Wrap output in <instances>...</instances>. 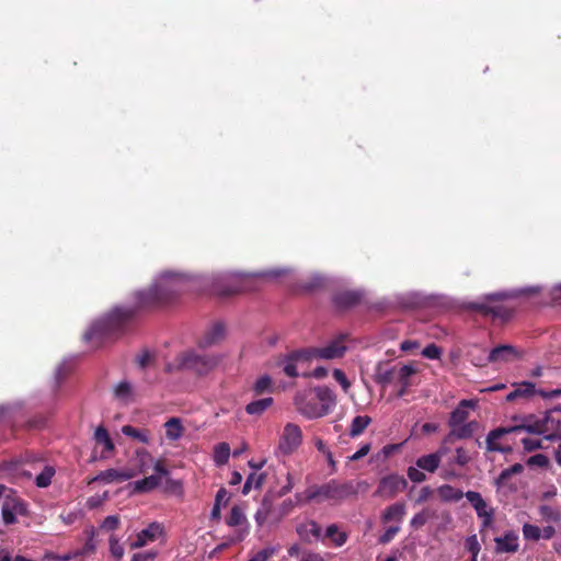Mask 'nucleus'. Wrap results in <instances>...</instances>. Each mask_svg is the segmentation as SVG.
Masks as SVG:
<instances>
[{
  "label": "nucleus",
  "mask_w": 561,
  "mask_h": 561,
  "mask_svg": "<svg viewBox=\"0 0 561 561\" xmlns=\"http://www.w3.org/2000/svg\"><path fill=\"white\" fill-rule=\"evenodd\" d=\"M186 275L170 271L162 272L147 289L135 294V306L116 307L104 318L95 321L85 332L87 341L103 342L122 334L134 320L137 312L172 304L188 287Z\"/></svg>",
  "instance_id": "obj_1"
},
{
  "label": "nucleus",
  "mask_w": 561,
  "mask_h": 561,
  "mask_svg": "<svg viewBox=\"0 0 561 561\" xmlns=\"http://www.w3.org/2000/svg\"><path fill=\"white\" fill-rule=\"evenodd\" d=\"M477 402L474 400L463 399L457 408L450 413L448 419L449 433L446 435V442H455L456 439H468L472 437L477 431L479 423L477 421L466 422L469 417V409H474Z\"/></svg>",
  "instance_id": "obj_2"
},
{
  "label": "nucleus",
  "mask_w": 561,
  "mask_h": 561,
  "mask_svg": "<svg viewBox=\"0 0 561 561\" xmlns=\"http://www.w3.org/2000/svg\"><path fill=\"white\" fill-rule=\"evenodd\" d=\"M219 363V358L215 355L198 354L194 351L183 353L179 357L180 367L191 370L197 375H207Z\"/></svg>",
  "instance_id": "obj_3"
},
{
  "label": "nucleus",
  "mask_w": 561,
  "mask_h": 561,
  "mask_svg": "<svg viewBox=\"0 0 561 561\" xmlns=\"http://www.w3.org/2000/svg\"><path fill=\"white\" fill-rule=\"evenodd\" d=\"M295 405L298 412L308 419L322 417L330 412V407L314 399L311 392L297 393Z\"/></svg>",
  "instance_id": "obj_4"
},
{
  "label": "nucleus",
  "mask_w": 561,
  "mask_h": 561,
  "mask_svg": "<svg viewBox=\"0 0 561 561\" xmlns=\"http://www.w3.org/2000/svg\"><path fill=\"white\" fill-rule=\"evenodd\" d=\"M407 486L408 481L403 476L391 473L379 480L374 495L390 500L403 492Z\"/></svg>",
  "instance_id": "obj_5"
},
{
  "label": "nucleus",
  "mask_w": 561,
  "mask_h": 561,
  "mask_svg": "<svg viewBox=\"0 0 561 561\" xmlns=\"http://www.w3.org/2000/svg\"><path fill=\"white\" fill-rule=\"evenodd\" d=\"M358 492L356 484L352 481L340 483L336 480H330L321 485L322 499L343 501L355 496Z\"/></svg>",
  "instance_id": "obj_6"
},
{
  "label": "nucleus",
  "mask_w": 561,
  "mask_h": 561,
  "mask_svg": "<svg viewBox=\"0 0 561 561\" xmlns=\"http://www.w3.org/2000/svg\"><path fill=\"white\" fill-rule=\"evenodd\" d=\"M468 308L472 311L480 313L491 320H501L502 322L507 321L512 316V310L504 305L492 304L491 301L484 302H470Z\"/></svg>",
  "instance_id": "obj_7"
},
{
  "label": "nucleus",
  "mask_w": 561,
  "mask_h": 561,
  "mask_svg": "<svg viewBox=\"0 0 561 561\" xmlns=\"http://www.w3.org/2000/svg\"><path fill=\"white\" fill-rule=\"evenodd\" d=\"M302 443L301 428L294 423H287L284 426L279 439L278 448L284 455L293 454Z\"/></svg>",
  "instance_id": "obj_8"
},
{
  "label": "nucleus",
  "mask_w": 561,
  "mask_h": 561,
  "mask_svg": "<svg viewBox=\"0 0 561 561\" xmlns=\"http://www.w3.org/2000/svg\"><path fill=\"white\" fill-rule=\"evenodd\" d=\"M524 471V466L522 463H514L513 466L502 470L496 479H494L493 484L496 488L497 492L514 493L517 491L518 485L513 480V477L516 474H520Z\"/></svg>",
  "instance_id": "obj_9"
},
{
  "label": "nucleus",
  "mask_w": 561,
  "mask_h": 561,
  "mask_svg": "<svg viewBox=\"0 0 561 561\" xmlns=\"http://www.w3.org/2000/svg\"><path fill=\"white\" fill-rule=\"evenodd\" d=\"M346 352L342 339L331 341L323 347H308L304 354H309L310 359H334L341 358Z\"/></svg>",
  "instance_id": "obj_10"
},
{
  "label": "nucleus",
  "mask_w": 561,
  "mask_h": 561,
  "mask_svg": "<svg viewBox=\"0 0 561 561\" xmlns=\"http://www.w3.org/2000/svg\"><path fill=\"white\" fill-rule=\"evenodd\" d=\"M471 461V456L465 447H457L455 450V455L448 457L444 465V469L442 472V478L449 480L458 477V473L455 471V466L466 467Z\"/></svg>",
  "instance_id": "obj_11"
},
{
  "label": "nucleus",
  "mask_w": 561,
  "mask_h": 561,
  "mask_svg": "<svg viewBox=\"0 0 561 561\" xmlns=\"http://www.w3.org/2000/svg\"><path fill=\"white\" fill-rule=\"evenodd\" d=\"M468 502L473 506L478 517L482 518V527H489L493 520V508H488V504L479 492L467 491L465 493Z\"/></svg>",
  "instance_id": "obj_12"
},
{
  "label": "nucleus",
  "mask_w": 561,
  "mask_h": 561,
  "mask_svg": "<svg viewBox=\"0 0 561 561\" xmlns=\"http://www.w3.org/2000/svg\"><path fill=\"white\" fill-rule=\"evenodd\" d=\"M305 352L306 348L293 351L279 359L278 365L283 367V371L286 376L291 378L297 377V364L311 360L309 354H302Z\"/></svg>",
  "instance_id": "obj_13"
},
{
  "label": "nucleus",
  "mask_w": 561,
  "mask_h": 561,
  "mask_svg": "<svg viewBox=\"0 0 561 561\" xmlns=\"http://www.w3.org/2000/svg\"><path fill=\"white\" fill-rule=\"evenodd\" d=\"M252 278L234 275L228 278L227 284L217 288L220 296L228 297L251 289Z\"/></svg>",
  "instance_id": "obj_14"
},
{
  "label": "nucleus",
  "mask_w": 561,
  "mask_h": 561,
  "mask_svg": "<svg viewBox=\"0 0 561 561\" xmlns=\"http://www.w3.org/2000/svg\"><path fill=\"white\" fill-rule=\"evenodd\" d=\"M517 427H497L489 432L485 443L486 449L489 451H499L503 454H507L512 451V447L503 446L497 443L500 438H502L506 434L516 433Z\"/></svg>",
  "instance_id": "obj_15"
},
{
  "label": "nucleus",
  "mask_w": 561,
  "mask_h": 561,
  "mask_svg": "<svg viewBox=\"0 0 561 561\" xmlns=\"http://www.w3.org/2000/svg\"><path fill=\"white\" fill-rule=\"evenodd\" d=\"M94 440L98 445H102L103 449L100 455V459H107L110 455L114 451L115 445L113 439L111 438L107 430L104 426L96 427L94 432ZM99 457L93 454L90 458V462H95Z\"/></svg>",
  "instance_id": "obj_16"
},
{
  "label": "nucleus",
  "mask_w": 561,
  "mask_h": 561,
  "mask_svg": "<svg viewBox=\"0 0 561 561\" xmlns=\"http://www.w3.org/2000/svg\"><path fill=\"white\" fill-rule=\"evenodd\" d=\"M545 423L547 425L546 439H561V405L545 413Z\"/></svg>",
  "instance_id": "obj_17"
},
{
  "label": "nucleus",
  "mask_w": 561,
  "mask_h": 561,
  "mask_svg": "<svg viewBox=\"0 0 561 561\" xmlns=\"http://www.w3.org/2000/svg\"><path fill=\"white\" fill-rule=\"evenodd\" d=\"M363 295L358 290H341L333 295L332 301L339 309H350L362 301Z\"/></svg>",
  "instance_id": "obj_18"
},
{
  "label": "nucleus",
  "mask_w": 561,
  "mask_h": 561,
  "mask_svg": "<svg viewBox=\"0 0 561 561\" xmlns=\"http://www.w3.org/2000/svg\"><path fill=\"white\" fill-rule=\"evenodd\" d=\"M134 476H135V473L133 470H117V469L111 468V469H107V470H104V471H101L100 473H98L90 481V483L96 482V481H101L106 484L114 483V482H124V481L131 479Z\"/></svg>",
  "instance_id": "obj_19"
},
{
  "label": "nucleus",
  "mask_w": 561,
  "mask_h": 561,
  "mask_svg": "<svg viewBox=\"0 0 561 561\" xmlns=\"http://www.w3.org/2000/svg\"><path fill=\"white\" fill-rule=\"evenodd\" d=\"M162 534V527L158 523H151L147 528L137 535V539L130 543L131 549L146 546L148 542L154 541Z\"/></svg>",
  "instance_id": "obj_20"
},
{
  "label": "nucleus",
  "mask_w": 561,
  "mask_h": 561,
  "mask_svg": "<svg viewBox=\"0 0 561 561\" xmlns=\"http://www.w3.org/2000/svg\"><path fill=\"white\" fill-rule=\"evenodd\" d=\"M513 427H517L516 432L525 431L531 434H540L547 436V425L545 423V415L541 419L536 417L535 415H528L524 417L523 423L519 425H514Z\"/></svg>",
  "instance_id": "obj_21"
},
{
  "label": "nucleus",
  "mask_w": 561,
  "mask_h": 561,
  "mask_svg": "<svg viewBox=\"0 0 561 561\" xmlns=\"http://www.w3.org/2000/svg\"><path fill=\"white\" fill-rule=\"evenodd\" d=\"M495 541V550L497 553L508 552L515 553L518 551V536L514 531H507L502 537H496Z\"/></svg>",
  "instance_id": "obj_22"
},
{
  "label": "nucleus",
  "mask_w": 561,
  "mask_h": 561,
  "mask_svg": "<svg viewBox=\"0 0 561 561\" xmlns=\"http://www.w3.org/2000/svg\"><path fill=\"white\" fill-rule=\"evenodd\" d=\"M416 373V369L411 365H403L397 371V380L399 389L396 393L398 398H402L408 393L409 388L412 386L411 377Z\"/></svg>",
  "instance_id": "obj_23"
},
{
  "label": "nucleus",
  "mask_w": 561,
  "mask_h": 561,
  "mask_svg": "<svg viewBox=\"0 0 561 561\" xmlns=\"http://www.w3.org/2000/svg\"><path fill=\"white\" fill-rule=\"evenodd\" d=\"M225 327L222 323H215L198 341V346L202 348L209 347L217 344L224 339Z\"/></svg>",
  "instance_id": "obj_24"
},
{
  "label": "nucleus",
  "mask_w": 561,
  "mask_h": 561,
  "mask_svg": "<svg viewBox=\"0 0 561 561\" xmlns=\"http://www.w3.org/2000/svg\"><path fill=\"white\" fill-rule=\"evenodd\" d=\"M407 514V506L403 502H397L389 505L381 513V523L387 524L390 522L401 523Z\"/></svg>",
  "instance_id": "obj_25"
},
{
  "label": "nucleus",
  "mask_w": 561,
  "mask_h": 561,
  "mask_svg": "<svg viewBox=\"0 0 561 561\" xmlns=\"http://www.w3.org/2000/svg\"><path fill=\"white\" fill-rule=\"evenodd\" d=\"M518 356V353L515 347L512 345H499L491 350L489 354V360L491 363L497 362H508Z\"/></svg>",
  "instance_id": "obj_26"
},
{
  "label": "nucleus",
  "mask_w": 561,
  "mask_h": 561,
  "mask_svg": "<svg viewBox=\"0 0 561 561\" xmlns=\"http://www.w3.org/2000/svg\"><path fill=\"white\" fill-rule=\"evenodd\" d=\"M535 393V383L530 381H523L515 385V389L506 396V401L512 402L516 398H530Z\"/></svg>",
  "instance_id": "obj_27"
},
{
  "label": "nucleus",
  "mask_w": 561,
  "mask_h": 561,
  "mask_svg": "<svg viewBox=\"0 0 561 561\" xmlns=\"http://www.w3.org/2000/svg\"><path fill=\"white\" fill-rule=\"evenodd\" d=\"M165 437L168 440L175 442L180 439L184 434V426L182 424L181 419L179 417H171L169 419L165 424Z\"/></svg>",
  "instance_id": "obj_28"
},
{
  "label": "nucleus",
  "mask_w": 561,
  "mask_h": 561,
  "mask_svg": "<svg viewBox=\"0 0 561 561\" xmlns=\"http://www.w3.org/2000/svg\"><path fill=\"white\" fill-rule=\"evenodd\" d=\"M297 533L305 541H311L312 538L318 539L321 535V527L318 523L311 520L309 523L299 525Z\"/></svg>",
  "instance_id": "obj_29"
},
{
  "label": "nucleus",
  "mask_w": 561,
  "mask_h": 561,
  "mask_svg": "<svg viewBox=\"0 0 561 561\" xmlns=\"http://www.w3.org/2000/svg\"><path fill=\"white\" fill-rule=\"evenodd\" d=\"M396 369L389 368L387 365L379 363L376 367L374 379L381 386H387L394 379Z\"/></svg>",
  "instance_id": "obj_30"
},
{
  "label": "nucleus",
  "mask_w": 561,
  "mask_h": 561,
  "mask_svg": "<svg viewBox=\"0 0 561 561\" xmlns=\"http://www.w3.org/2000/svg\"><path fill=\"white\" fill-rule=\"evenodd\" d=\"M274 400L272 397L254 400L245 405V412L250 415H262L268 408L272 407Z\"/></svg>",
  "instance_id": "obj_31"
},
{
  "label": "nucleus",
  "mask_w": 561,
  "mask_h": 561,
  "mask_svg": "<svg viewBox=\"0 0 561 561\" xmlns=\"http://www.w3.org/2000/svg\"><path fill=\"white\" fill-rule=\"evenodd\" d=\"M161 484L159 476H149L145 477L141 480H138L134 483V492L136 493H147L157 489Z\"/></svg>",
  "instance_id": "obj_32"
},
{
  "label": "nucleus",
  "mask_w": 561,
  "mask_h": 561,
  "mask_svg": "<svg viewBox=\"0 0 561 561\" xmlns=\"http://www.w3.org/2000/svg\"><path fill=\"white\" fill-rule=\"evenodd\" d=\"M440 461L442 460L438 458V456L435 453H432L419 457L416 459V466L424 471L433 473L438 469Z\"/></svg>",
  "instance_id": "obj_33"
},
{
  "label": "nucleus",
  "mask_w": 561,
  "mask_h": 561,
  "mask_svg": "<svg viewBox=\"0 0 561 561\" xmlns=\"http://www.w3.org/2000/svg\"><path fill=\"white\" fill-rule=\"evenodd\" d=\"M14 512H22V504L21 503H14L12 504L9 501H5L2 504L1 513H2V519L5 525H11L16 522L15 513Z\"/></svg>",
  "instance_id": "obj_34"
},
{
  "label": "nucleus",
  "mask_w": 561,
  "mask_h": 561,
  "mask_svg": "<svg viewBox=\"0 0 561 561\" xmlns=\"http://www.w3.org/2000/svg\"><path fill=\"white\" fill-rule=\"evenodd\" d=\"M371 423V417L368 415H357L353 419L350 427V436L357 437L362 435L368 425Z\"/></svg>",
  "instance_id": "obj_35"
},
{
  "label": "nucleus",
  "mask_w": 561,
  "mask_h": 561,
  "mask_svg": "<svg viewBox=\"0 0 561 561\" xmlns=\"http://www.w3.org/2000/svg\"><path fill=\"white\" fill-rule=\"evenodd\" d=\"M438 494L442 500L447 502H458L465 496V493L461 490L449 484L439 486Z\"/></svg>",
  "instance_id": "obj_36"
},
{
  "label": "nucleus",
  "mask_w": 561,
  "mask_h": 561,
  "mask_svg": "<svg viewBox=\"0 0 561 561\" xmlns=\"http://www.w3.org/2000/svg\"><path fill=\"white\" fill-rule=\"evenodd\" d=\"M56 470L53 466H45L39 474L35 478V484L37 488H47L51 483V479L55 476Z\"/></svg>",
  "instance_id": "obj_37"
},
{
  "label": "nucleus",
  "mask_w": 561,
  "mask_h": 561,
  "mask_svg": "<svg viewBox=\"0 0 561 561\" xmlns=\"http://www.w3.org/2000/svg\"><path fill=\"white\" fill-rule=\"evenodd\" d=\"M264 473H250L243 484L242 493L245 495L251 491L252 488L260 489L264 482Z\"/></svg>",
  "instance_id": "obj_38"
},
{
  "label": "nucleus",
  "mask_w": 561,
  "mask_h": 561,
  "mask_svg": "<svg viewBox=\"0 0 561 561\" xmlns=\"http://www.w3.org/2000/svg\"><path fill=\"white\" fill-rule=\"evenodd\" d=\"M325 536L332 539L336 547H341L347 541V534L339 531V528L335 524L329 525L327 527Z\"/></svg>",
  "instance_id": "obj_39"
},
{
  "label": "nucleus",
  "mask_w": 561,
  "mask_h": 561,
  "mask_svg": "<svg viewBox=\"0 0 561 561\" xmlns=\"http://www.w3.org/2000/svg\"><path fill=\"white\" fill-rule=\"evenodd\" d=\"M122 433L128 437L139 440L140 443L148 444L149 436L147 431L138 430L131 425H124Z\"/></svg>",
  "instance_id": "obj_40"
},
{
  "label": "nucleus",
  "mask_w": 561,
  "mask_h": 561,
  "mask_svg": "<svg viewBox=\"0 0 561 561\" xmlns=\"http://www.w3.org/2000/svg\"><path fill=\"white\" fill-rule=\"evenodd\" d=\"M253 391L256 396H261L265 392L273 391V381L272 378L267 375L261 376L253 386Z\"/></svg>",
  "instance_id": "obj_41"
},
{
  "label": "nucleus",
  "mask_w": 561,
  "mask_h": 561,
  "mask_svg": "<svg viewBox=\"0 0 561 561\" xmlns=\"http://www.w3.org/2000/svg\"><path fill=\"white\" fill-rule=\"evenodd\" d=\"M230 456V447L227 443H220L215 447L214 460L217 465H225Z\"/></svg>",
  "instance_id": "obj_42"
},
{
  "label": "nucleus",
  "mask_w": 561,
  "mask_h": 561,
  "mask_svg": "<svg viewBox=\"0 0 561 561\" xmlns=\"http://www.w3.org/2000/svg\"><path fill=\"white\" fill-rule=\"evenodd\" d=\"M314 399L319 400L321 403H327L330 408L334 404V397L328 387H317L314 388Z\"/></svg>",
  "instance_id": "obj_43"
},
{
  "label": "nucleus",
  "mask_w": 561,
  "mask_h": 561,
  "mask_svg": "<svg viewBox=\"0 0 561 561\" xmlns=\"http://www.w3.org/2000/svg\"><path fill=\"white\" fill-rule=\"evenodd\" d=\"M245 520V516L239 506H233L229 516L227 517V524L231 527L241 525Z\"/></svg>",
  "instance_id": "obj_44"
},
{
  "label": "nucleus",
  "mask_w": 561,
  "mask_h": 561,
  "mask_svg": "<svg viewBox=\"0 0 561 561\" xmlns=\"http://www.w3.org/2000/svg\"><path fill=\"white\" fill-rule=\"evenodd\" d=\"M271 508H272V503L268 500L264 499L262 501L261 508L257 510V512L255 513V516H254L257 525L261 526L266 522V519L270 515Z\"/></svg>",
  "instance_id": "obj_45"
},
{
  "label": "nucleus",
  "mask_w": 561,
  "mask_h": 561,
  "mask_svg": "<svg viewBox=\"0 0 561 561\" xmlns=\"http://www.w3.org/2000/svg\"><path fill=\"white\" fill-rule=\"evenodd\" d=\"M523 535L526 540L538 541L541 538V529L531 524L523 525Z\"/></svg>",
  "instance_id": "obj_46"
},
{
  "label": "nucleus",
  "mask_w": 561,
  "mask_h": 561,
  "mask_svg": "<svg viewBox=\"0 0 561 561\" xmlns=\"http://www.w3.org/2000/svg\"><path fill=\"white\" fill-rule=\"evenodd\" d=\"M539 514L545 520L559 522L561 518L560 513L549 505H541Z\"/></svg>",
  "instance_id": "obj_47"
},
{
  "label": "nucleus",
  "mask_w": 561,
  "mask_h": 561,
  "mask_svg": "<svg viewBox=\"0 0 561 561\" xmlns=\"http://www.w3.org/2000/svg\"><path fill=\"white\" fill-rule=\"evenodd\" d=\"M115 397L119 400H126L131 394V386L127 381H121L114 390Z\"/></svg>",
  "instance_id": "obj_48"
},
{
  "label": "nucleus",
  "mask_w": 561,
  "mask_h": 561,
  "mask_svg": "<svg viewBox=\"0 0 561 561\" xmlns=\"http://www.w3.org/2000/svg\"><path fill=\"white\" fill-rule=\"evenodd\" d=\"M277 552L275 547H267L255 552L248 561H267Z\"/></svg>",
  "instance_id": "obj_49"
},
{
  "label": "nucleus",
  "mask_w": 561,
  "mask_h": 561,
  "mask_svg": "<svg viewBox=\"0 0 561 561\" xmlns=\"http://www.w3.org/2000/svg\"><path fill=\"white\" fill-rule=\"evenodd\" d=\"M110 551L111 554L117 560H119L124 556V548L119 543L118 538L114 535L110 537Z\"/></svg>",
  "instance_id": "obj_50"
},
{
  "label": "nucleus",
  "mask_w": 561,
  "mask_h": 561,
  "mask_svg": "<svg viewBox=\"0 0 561 561\" xmlns=\"http://www.w3.org/2000/svg\"><path fill=\"white\" fill-rule=\"evenodd\" d=\"M399 531H400L399 525L388 527L386 529V531L379 537V539H378L379 543L386 545V543L390 542Z\"/></svg>",
  "instance_id": "obj_51"
},
{
  "label": "nucleus",
  "mask_w": 561,
  "mask_h": 561,
  "mask_svg": "<svg viewBox=\"0 0 561 561\" xmlns=\"http://www.w3.org/2000/svg\"><path fill=\"white\" fill-rule=\"evenodd\" d=\"M442 350L436 344L432 343L425 346L422 351V355L428 359H438L440 357Z\"/></svg>",
  "instance_id": "obj_52"
},
{
  "label": "nucleus",
  "mask_w": 561,
  "mask_h": 561,
  "mask_svg": "<svg viewBox=\"0 0 561 561\" xmlns=\"http://www.w3.org/2000/svg\"><path fill=\"white\" fill-rule=\"evenodd\" d=\"M333 377L341 385L344 392H347L350 390L351 382L343 370L335 368L333 370Z\"/></svg>",
  "instance_id": "obj_53"
},
{
  "label": "nucleus",
  "mask_w": 561,
  "mask_h": 561,
  "mask_svg": "<svg viewBox=\"0 0 561 561\" xmlns=\"http://www.w3.org/2000/svg\"><path fill=\"white\" fill-rule=\"evenodd\" d=\"M527 463L529 466H536L540 468H545L549 465V459L543 454H536L528 458Z\"/></svg>",
  "instance_id": "obj_54"
},
{
  "label": "nucleus",
  "mask_w": 561,
  "mask_h": 561,
  "mask_svg": "<svg viewBox=\"0 0 561 561\" xmlns=\"http://www.w3.org/2000/svg\"><path fill=\"white\" fill-rule=\"evenodd\" d=\"M465 547L471 554H479L481 550V546L476 535L469 536L466 539Z\"/></svg>",
  "instance_id": "obj_55"
},
{
  "label": "nucleus",
  "mask_w": 561,
  "mask_h": 561,
  "mask_svg": "<svg viewBox=\"0 0 561 561\" xmlns=\"http://www.w3.org/2000/svg\"><path fill=\"white\" fill-rule=\"evenodd\" d=\"M408 477L411 481H413L415 483H421V482L425 481V479H426L425 473L419 467L417 468L410 467L408 469Z\"/></svg>",
  "instance_id": "obj_56"
},
{
  "label": "nucleus",
  "mask_w": 561,
  "mask_h": 561,
  "mask_svg": "<svg viewBox=\"0 0 561 561\" xmlns=\"http://www.w3.org/2000/svg\"><path fill=\"white\" fill-rule=\"evenodd\" d=\"M119 526V518L116 515H110L102 522L101 528L104 530H114Z\"/></svg>",
  "instance_id": "obj_57"
},
{
  "label": "nucleus",
  "mask_w": 561,
  "mask_h": 561,
  "mask_svg": "<svg viewBox=\"0 0 561 561\" xmlns=\"http://www.w3.org/2000/svg\"><path fill=\"white\" fill-rule=\"evenodd\" d=\"M46 417L43 415H37L30 419L26 423L28 428L39 430L43 428L46 424Z\"/></svg>",
  "instance_id": "obj_58"
},
{
  "label": "nucleus",
  "mask_w": 561,
  "mask_h": 561,
  "mask_svg": "<svg viewBox=\"0 0 561 561\" xmlns=\"http://www.w3.org/2000/svg\"><path fill=\"white\" fill-rule=\"evenodd\" d=\"M522 443L526 451H534L541 448V442L539 439L523 438Z\"/></svg>",
  "instance_id": "obj_59"
},
{
  "label": "nucleus",
  "mask_w": 561,
  "mask_h": 561,
  "mask_svg": "<svg viewBox=\"0 0 561 561\" xmlns=\"http://www.w3.org/2000/svg\"><path fill=\"white\" fill-rule=\"evenodd\" d=\"M137 457L139 458L140 462V472H145L147 470L146 462L147 460L151 461L152 457L146 449L137 450Z\"/></svg>",
  "instance_id": "obj_60"
},
{
  "label": "nucleus",
  "mask_w": 561,
  "mask_h": 561,
  "mask_svg": "<svg viewBox=\"0 0 561 561\" xmlns=\"http://www.w3.org/2000/svg\"><path fill=\"white\" fill-rule=\"evenodd\" d=\"M454 444V442H446V436L443 438L440 446L435 451V454L438 456V458L442 460L444 457H446L450 453V448L448 445Z\"/></svg>",
  "instance_id": "obj_61"
},
{
  "label": "nucleus",
  "mask_w": 561,
  "mask_h": 561,
  "mask_svg": "<svg viewBox=\"0 0 561 561\" xmlns=\"http://www.w3.org/2000/svg\"><path fill=\"white\" fill-rule=\"evenodd\" d=\"M153 469H154V471L157 473L156 476H159L160 479L162 477H168L169 476V470L167 469L163 459H158L157 461H154Z\"/></svg>",
  "instance_id": "obj_62"
},
{
  "label": "nucleus",
  "mask_w": 561,
  "mask_h": 561,
  "mask_svg": "<svg viewBox=\"0 0 561 561\" xmlns=\"http://www.w3.org/2000/svg\"><path fill=\"white\" fill-rule=\"evenodd\" d=\"M323 285H324V278L321 276H316L310 282L306 283L304 285V288L306 290H313V289L322 287Z\"/></svg>",
  "instance_id": "obj_63"
},
{
  "label": "nucleus",
  "mask_w": 561,
  "mask_h": 561,
  "mask_svg": "<svg viewBox=\"0 0 561 561\" xmlns=\"http://www.w3.org/2000/svg\"><path fill=\"white\" fill-rule=\"evenodd\" d=\"M426 520H427V518L424 513H417L413 516L410 524H411V527L417 529V528H421L422 526H424Z\"/></svg>",
  "instance_id": "obj_64"
}]
</instances>
